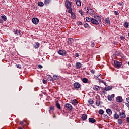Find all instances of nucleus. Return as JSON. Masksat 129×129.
Returning <instances> with one entry per match:
<instances>
[{"mask_svg": "<svg viewBox=\"0 0 129 129\" xmlns=\"http://www.w3.org/2000/svg\"><path fill=\"white\" fill-rule=\"evenodd\" d=\"M64 109L66 110H72V105L69 103H67L64 105Z\"/></svg>", "mask_w": 129, "mask_h": 129, "instance_id": "nucleus-1", "label": "nucleus"}, {"mask_svg": "<svg viewBox=\"0 0 129 129\" xmlns=\"http://www.w3.org/2000/svg\"><path fill=\"white\" fill-rule=\"evenodd\" d=\"M114 66L116 68H120V66L122 65V63L121 62L115 60L114 62Z\"/></svg>", "mask_w": 129, "mask_h": 129, "instance_id": "nucleus-2", "label": "nucleus"}, {"mask_svg": "<svg viewBox=\"0 0 129 129\" xmlns=\"http://www.w3.org/2000/svg\"><path fill=\"white\" fill-rule=\"evenodd\" d=\"M72 7V3L68 0L66 1V7L67 9H70Z\"/></svg>", "mask_w": 129, "mask_h": 129, "instance_id": "nucleus-3", "label": "nucleus"}, {"mask_svg": "<svg viewBox=\"0 0 129 129\" xmlns=\"http://www.w3.org/2000/svg\"><path fill=\"white\" fill-rule=\"evenodd\" d=\"M58 53L59 55H60L61 56H65V55H66V51L63 49H60L58 51Z\"/></svg>", "mask_w": 129, "mask_h": 129, "instance_id": "nucleus-4", "label": "nucleus"}, {"mask_svg": "<svg viewBox=\"0 0 129 129\" xmlns=\"http://www.w3.org/2000/svg\"><path fill=\"white\" fill-rule=\"evenodd\" d=\"M13 32L16 36H20L21 35V31L18 29H13Z\"/></svg>", "mask_w": 129, "mask_h": 129, "instance_id": "nucleus-5", "label": "nucleus"}, {"mask_svg": "<svg viewBox=\"0 0 129 129\" xmlns=\"http://www.w3.org/2000/svg\"><path fill=\"white\" fill-rule=\"evenodd\" d=\"M32 23H33V24H34V25H37V24H38L39 23V19H38L37 18H33L32 19Z\"/></svg>", "mask_w": 129, "mask_h": 129, "instance_id": "nucleus-6", "label": "nucleus"}, {"mask_svg": "<svg viewBox=\"0 0 129 129\" xmlns=\"http://www.w3.org/2000/svg\"><path fill=\"white\" fill-rule=\"evenodd\" d=\"M82 81H83V83H89V84H90V83H91V81L88 80L86 78H83Z\"/></svg>", "mask_w": 129, "mask_h": 129, "instance_id": "nucleus-7", "label": "nucleus"}, {"mask_svg": "<svg viewBox=\"0 0 129 129\" xmlns=\"http://www.w3.org/2000/svg\"><path fill=\"white\" fill-rule=\"evenodd\" d=\"M73 42H74V40L72 38H69L68 39V45H70V46H72V43H73Z\"/></svg>", "mask_w": 129, "mask_h": 129, "instance_id": "nucleus-8", "label": "nucleus"}, {"mask_svg": "<svg viewBox=\"0 0 129 129\" xmlns=\"http://www.w3.org/2000/svg\"><path fill=\"white\" fill-rule=\"evenodd\" d=\"M74 87H75V88H77V89H78V88H80V87H81V85H80V84H79V83L78 82H76L74 84Z\"/></svg>", "mask_w": 129, "mask_h": 129, "instance_id": "nucleus-9", "label": "nucleus"}, {"mask_svg": "<svg viewBox=\"0 0 129 129\" xmlns=\"http://www.w3.org/2000/svg\"><path fill=\"white\" fill-rule=\"evenodd\" d=\"M91 22L94 25H98L99 24V22H98L97 20H95L94 18H92Z\"/></svg>", "mask_w": 129, "mask_h": 129, "instance_id": "nucleus-10", "label": "nucleus"}, {"mask_svg": "<svg viewBox=\"0 0 129 129\" xmlns=\"http://www.w3.org/2000/svg\"><path fill=\"white\" fill-rule=\"evenodd\" d=\"M116 99L117 102H122V101H123V99H122V97L120 96L117 97Z\"/></svg>", "mask_w": 129, "mask_h": 129, "instance_id": "nucleus-11", "label": "nucleus"}, {"mask_svg": "<svg viewBox=\"0 0 129 129\" xmlns=\"http://www.w3.org/2000/svg\"><path fill=\"white\" fill-rule=\"evenodd\" d=\"M119 115H120V118L123 119L126 117V115H125V113H124V112H120Z\"/></svg>", "mask_w": 129, "mask_h": 129, "instance_id": "nucleus-12", "label": "nucleus"}, {"mask_svg": "<svg viewBox=\"0 0 129 129\" xmlns=\"http://www.w3.org/2000/svg\"><path fill=\"white\" fill-rule=\"evenodd\" d=\"M94 18H95V20H97L98 22H101V18L98 15H94Z\"/></svg>", "mask_w": 129, "mask_h": 129, "instance_id": "nucleus-13", "label": "nucleus"}, {"mask_svg": "<svg viewBox=\"0 0 129 129\" xmlns=\"http://www.w3.org/2000/svg\"><path fill=\"white\" fill-rule=\"evenodd\" d=\"M40 47V43L39 42H35L34 44H33V48L35 49H38Z\"/></svg>", "mask_w": 129, "mask_h": 129, "instance_id": "nucleus-14", "label": "nucleus"}, {"mask_svg": "<svg viewBox=\"0 0 129 129\" xmlns=\"http://www.w3.org/2000/svg\"><path fill=\"white\" fill-rule=\"evenodd\" d=\"M89 122H90L91 123H94V122H96V120L93 118H89Z\"/></svg>", "mask_w": 129, "mask_h": 129, "instance_id": "nucleus-15", "label": "nucleus"}, {"mask_svg": "<svg viewBox=\"0 0 129 129\" xmlns=\"http://www.w3.org/2000/svg\"><path fill=\"white\" fill-rule=\"evenodd\" d=\"M82 66V64H81V63L80 62L76 63V67L77 69H79L80 68H81Z\"/></svg>", "mask_w": 129, "mask_h": 129, "instance_id": "nucleus-16", "label": "nucleus"}, {"mask_svg": "<svg viewBox=\"0 0 129 129\" xmlns=\"http://www.w3.org/2000/svg\"><path fill=\"white\" fill-rule=\"evenodd\" d=\"M93 89L95 90V91H99V90L100 89V87L95 85L93 87Z\"/></svg>", "mask_w": 129, "mask_h": 129, "instance_id": "nucleus-17", "label": "nucleus"}, {"mask_svg": "<svg viewBox=\"0 0 129 129\" xmlns=\"http://www.w3.org/2000/svg\"><path fill=\"white\" fill-rule=\"evenodd\" d=\"M81 118L82 120H86V119H87V115L83 114V115H82Z\"/></svg>", "mask_w": 129, "mask_h": 129, "instance_id": "nucleus-18", "label": "nucleus"}, {"mask_svg": "<svg viewBox=\"0 0 129 129\" xmlns=\"http://www.w3.org/2000/svg\"><path fill=\"white\" fill-rule=\"evenodd\" d=\"M107 114L110 116L111 114H112V111L110 109H107L106 110Z\"/></svg>", "mask_w": 129, "mask_h": 129, "instance_id": "nucleus-19", "label": "nucleus"}, {"mask_svg": "<svg viewBox=\"0 0 129 129\" xmlns=\"http://www.w3.org/2000/svg\"><path fill=\"white\" fill-rule=\"evenodd\" d=\"M72 104H73V105H77L78 104V101L76 99H74L72 101Z\"/></svg>", "mask_w": 129, "mask_h": 129, "instance_id": "nucleus-20", "label": "nucleus"}, {"mask_svg": "<svg viewBox=\"0 0 129 129\" xmlns=\"http://www.w3.org/2000/svg\"><path fill=\"white\" fill-rule=\"evenodd\" d=\"M56 106L58 109H61V105H60V103H59V102L58 101L55 102Z\"/></svg>", "mask_w": 129, "mask_h": 129, "instance_id": "nucleus-21", "label": "nucleus"}, {"mask_svg": "<svg viewBox=\"0 0 129 129\" xmlns=\"http://www.w3.org/2000/svg\"><path fill=\"white\" fill-rule=\"evenodd\" d=\"M111 89H112V86H108V87H105L104 88V90H106V91H108L109 90H111Z\"/></svg>", "mask_w": 129, "mask_h": 129, "instance_id": "nucleus-22", "label": "nucleus"}, {"mask_svg": "<svg viewBox=\"0 0 129 129\" xmlns=\"http://www.w3.org/2000/svg\"><path fill=\"white\" fill-rule=\"evenodd\" d=\"M88 102L89 104H90V105H92L94 103V101H93V100H92V99H89L88 100Z\"/></svg>", "mask_w": 129, "mask_h": 129, "instance_id": "nucleus-23", "label": "nucleus"}, {"mask_svg": "<svg viewBox=\"0 0 129 129\" xmlns=\"http://www.w3.org/2000/svg\"><path fill=\"white\" fill-rule=\"evenodd\" d=\"M76 5L78 7H80V6H81V2L80 0H77L76 1Z\"/></svg>", "mask_w": 129, "mask_h": 129, "instance_id": "nucleus-24", "label": "nucleus"}, {"mask_svg": "<svg viewBox=\"0 0 129 129\" xmlns=\"http://www.w3.org/2000/svg\"><path fill=\"white\" fill-rule=\"evenodd\" d=\"M114 118H115V119H118V118H119V115L117 114V113H115L114 114Z\"/></svg>", "mask_w": 129, "mask_h": 129, "instance_id": "nucleus-25", "label": "nucleus"}, {"mask_svg": "<svg viewBox=\"0 0 129 129\" xmlns=\"http://www.w3.org/2000/svg\"><path fill=\"white\" fill-rule=\"evenodd\" d=\"M105 22H106V23L108 25H110V20H109V18H106L105 19Z\"/></svg>", "mask_w": 129, "mask_h": 129, "instance_id": "nucleus-26", "label": "nucleus"}, {"mask_svg": "<svg viewBox=\"0 0 129 129\" xmlns=\"http://www.w3.org/2000/svg\"><path fill=\"white\" fill-rule=\"evenodd\" d=\"M50 2H51V0H45L44 5H45V6L49 5V4H50Z\"/></svg>", "mask_w": 129, "mask_h": 129, "instance_id": "nucleus-27", "label": "nucleus"}, {"mask_svg": "<svg viewBox=\"0 0 129 129\" xmlns=\"http://www.w3.org/2000/svg\"><path fill=\"white\" fill-rule=\"evenodd\" d=\"M72 18L74 20V19H76V15L74 14V13H71Z\"/></svg>", "mask_w": 129, "mask_h": 129, "instance_id": "nucleus-28", "label": "nucleus"}, {"mask_svg": "<svg viewBox=\"0 0 129 129\" xmlns=\"http://www.w3.org/2000/svg\"><path fill=\"white\" fill-rule=\"evenodd\" d=\"M38 5L39 6V7H43V6H44V3L42 2H39L38 3Z\"/></svg>", "mask_w": 129, "mask_h": 129, "instance_id": "nucleus-29", "label": "nucleus"}, {"mask_svg": "<svg viewBox=\"0 0 129 129\" xmlns=\"http://www.w3.org/2000/svg\"><path fill=\"white\" fill-rule=\"evenodd\" d=\"M1 18L3 19V20H4L5 22L7 21V16H6V15H2L1 16Z\"/></svg>", "mask_w": 129, "mask_h": 129, "instance_id": "nucleus-30", "label": "nucleus"}, {"mask_svg": "<svg viewBox=\"0 0 129 129\" xmlns=\"http://www.w3.org/2000/svg\"><path fill=\"white\" fill-rule=\"evenodd\" d=\"M118 124H119L120 125H121V124H122V119H119L118 120Z\"/></svg>", "mask_w": 129, "mask_h": 129, "instance_id": "nucleus-31", "label": "nucleus"}, {"mask_svg": "<svg viewBox=\"0 0 129 129\" xmlns=\"http://www.w3.org/2000/svg\"><path fill=\"white\" fill-rule=\"evenodd\" d=\"M108 100H109V101L112 100V98L110 95H108Z\"/></svg>", "mask_w": 129, "mask_h": 129, "instance_id": "nucleus-32", "label": "nucleus"}, {"mask_svg": "<svg viewBox=\"0 0 129 129\" xmlns=\"http://www.w3.org/2000/svg\"><path fill=\"white\" fill-rule=\"evenodd\" d=\"M86 20L87 22H91L92 18H90L89 17H86Z\"/></svg>", "mask_w": 129, "mask_h": 129, "instance_id": "nucleus-33", "label": "nucleus"}, {"mask_svg": "<svg viewBox=\"0 0 129 129\" xmlns=\"http://www.w3.org/2000/svg\"><path fill=\"white\" fill-rule=\"evenodd\" d=\"M124 27L125 28H128V27H129L128 23L125 22V23H124Z\"/></svg>", "mask_w": 129, "mask_h": 129, "instance_id": "nucleus-34", "label": "nucleus"}, {"mask_svg": "<svg viewBox=\"0 0 129 129\" xmlns=\"http://www.w3.org/2000/svg\"><path fill=\"white\" fill-rule=\"evenodd\" d=\"M67 9H69V10L68 11V12L69 14H72V13H73L72 12V8H71V7H70V8H67Z\"/></svg>", "mask_w": 129, "mask_h": 129, "instance_id": "nucleus-35", "label": "nucleus"}, {"mask_svg": "<svg viewBox=\"0 0 129 129\" xmlns=\"http://www.w3.org/2000/svg\"><path fill=\"white\" fill-rule=\"evenodd\" d=\"M103 113H104V111H103V110L101 109L99 111V114H103Z\"/></svg>", "mask_w": 129, "mask_h": 129, "instance_id": "nucleus-36", "label": "nucleus"}, {"mask_svg": "<svg viewBox=\"0 0 129 129\" xmlns=\"http://www.w3.org/2000/svg\"><path fill=\"white\" fill-rule=\"evenodd\" d=\"M84 28H88V27H89V25H88V23H85L84 24Z\"/></svg>", "mask_w": 129, "mask_h": 129, "instance_id": "nucleus-37", "label": "nucleus"}, {"mask_svg": "<svg viewBox=\"0 0 129 129\" xmlns=\"http://www.w3.org/2000/svg\"><path fill=\"white\" fill-rule=\"evenodd\" d=\"M120 39L121 41H123L124 42V40H125V37L123 36H120Z\"/></svg>", "mask_w": 129, "mask_h": 129, "instance_id": "nucleus-38", "label": "nucleus"}, {"mask_svg": "<svg viewBox=\"0 0 129 129\" xmlns=\"http://www.w3.org/2000/svg\"><path fill=\"white\" fill-rule=\"evenodd\" d=\"M96 104L97 106H99V105H100V101H97L96 102Z\"/></svg>", "mask_w": 129, "mask_h": 129, "instance_id": "nucleus-39", "label": "nucleus"}, {"mask_svg": "<svg viewBox=\"0 0 129 129\" xmlns=\"http://www.w3.org/2000/svg\"><path fill=\"white\" fill-rule=\"evenodd\" d=\"M94 12V11H93V10L92 9H90L89 13V14H90V15H92V14H93V12Z\"/></svg>", "mask_w": 129, "mask_h": 129, "instance_id": "nucleus-40", "label": "nucleus"}, {"mask_svg": "<svg viewBox=\"0 0 129 129\" xmlns=\"http://www.w3.org/2000/svg\"><path fill=\"white\" fill-rule=\"evenodd\" d=\"M58 78H59L58 76H57V75H54L53 76V79H55V80H57V79H58Z\"/></svg>", "mask_w": 129, "mask_h": 129, "instance_id": "nucleus-41", "label": "nucleus"}, {"mask_svg": "<svg viewBox=\"0 0 129 129\" xmlns=\"http://www.w3.org/2000/svg\"><path fill=\"white\" fill-rule=\"evenodd\" d=\"M103 116L105 119H108V116L107 115L104 114Z\"/></svg>", "mask_w": 129, "mask_h": 129, "instance_id": "nucleus-42", "label": "nucleus"}, {"mask_svg": "<svg viewBox=\"0 0 129 129\" xmlns=\"http://www.w3.org/2000/svg\"><path fill=\"white\" fill-rule=\"evenodd\" d=\"M114 14H115V15H116V16H117L119 14V13H118V11H115L114 12Z\"/></svg>", "mask_w": 129, "mask_h": 129, "instance_id": "nucleus-43", "label": "nucleus"}, {"mask_svg": "<svg viewBox=\"0 0 129 129\" xmlns=\"http://www.w3.org/2000/svg\"><path fill=\"white\" fill-rule=\"evenodd\" d=\"M17 68H22V66H21V64H17Z\"/></svg>", "mask_w": 129, "mask_h": 129, "instance_id": "nucleus-44", "label": "nucleus"}, {"mask_svg": "<svg viewBox=\"0 0 129 129\" xmlns=\"http://www.w3.org/2000/svg\"><path fill=\"white\" fill-rule=\"evenodd\" d=\"M78 25H82V22L81 21H78Z\"/></svg>", "mask_w": 129, "mask_h": 129, "instance_id": "nucleus-45", "label": "nucleus"}, {"mask_svg": "<svg viewBox=\"0 0 129 129\" xmlns=\"http://www.w3.org/2000/svg\"><path fill=\"white\" fill-rule=\"evenodd\" d=\"M43 83H44V84H45L46 83H47V81L46 80L43 79Z\"/></svg>", "mask_w": 129, "mask_h": 129, "instance_id": "nucleus-46", "label": "nucleus"}, {"mask_svg": "<svg viewBox=\"0 0 129 129\" xmlns=\"http://www.w3.org/2000/svg\"><path fill=\"white\" fill-rule=\"evenodd\" d=\"M47 78H51V79H53V78H52L50 75H47Z\"/></svg>", "mask_w": 129, "mask_h": 129, "instance_id": "nucleus-47", "label": "nucleus"}, {"mask_svg": "<svg viewBox=\"0 0 129 129\" xmlns=\"http://www.w3.org/2000/svg\"><path fill=\"white\" fill-rule=\"evenodd\" d=\"M91 73H93V74H94L95 73V71L93 70H91Z\"/></svg>", "mask_w": 129, "mask_h": 129, "instance_id": "nucleus-48", "label": "nucleus"}, {"mask_svg": "<svg viewBox=\"0 0 129 129\" xmlns=\"http://www.w3.org/2000/svg\"><path fill=\"white\" fill-rule=\"evenodd\" d=\"M75 57H79V54H78V53H77L75 54Z\"/></svg>", "mask_w": 129, "mask_h": 129, "instance_id": "nucleus-49", "label": "nucleus"}, {"mask_svg": "<svg viewBox=\"0 0 129 129\" xmlns=\"http://www.w3.org/2000/svg\"><path fill=\"white\" fill-rule=\"evenodd\" d=\"M110 96H111V97H112V98H114V96H115L114 94H112V95H110Z\"/></svg>", "mask_w": 129, "mask_h": 129, "instance_id": "nucleus-50", "label": "nucleus"}, {"mask_svg": "<svg viewBox=\"0 0 129 129\" xmlns=\"http://www.w3.org/2000/svg\"><path fill=\"white\" fill-rule=\"evenodd\" d=\"M4 22V20H3L2 19L0 18V23L3 24Z\"/></svg>", "mask_w": 129, "mask_h": 129, "instance_id": "nucleus-51", "label": "nucleus"}, {"mask_svg": "<svg viewBox=\"0 0 129 129\" xmlns=\"http://www.w3.org/2000/svg\"><path fill=\"white\" fill-rule=\"evenodd\" d=\"M95 45V44H94V42H92V44H91V46H92V47H94Z\"/></svg>", "mask_w": 129, "mask_h": 129, "instance_id": "nucleus-52", "label": "nucleus"}, {"mask_svg": "<svg viewBox=\"0 0 129 129\" xmlns=\"http://www.w3.org/2000/svg\"><path fill=\"white\" fill-rule=\"evenodd\" d=\"M38 67L39 68H40V69L43 68V66L42 65H38Z\"/></svg>", "mask_w": 129, "mask_h": 129, "instance_id": "nucleus-53", "label": "nucleus"}, {"mask_svg": "<svg viewBox=\"0 0 129 129\" xmlns=\"http://www.w3.org/2000/svg\"><path fill=\"white\" fill-rule=\"evenodd\" d=\"M50 110H54V107H50Z\"/></svg>", "mask_w": 129, "mask_h": 129, "instance_id": "nucleus-54", "label": "nucleus"}, {"mask_svg": "<svg viewBox=\"0 0 129 129\" xmlns=\"http://www.w3.org/2000/svg\"><path fill=\"white\" fill-rule=\"evenodd\" d=\"M99 82H101L102 83H104V81L102 80H99Z\"/></svg>", "mask_w": 129, "mask_h": 129, "instance_id": "nucleus-55", "label": "nucleus"}, {"mask_svg": "<svg viewBox=\"0 0 129 129\" xmlns=\"http://www.w3.org/2000/svg\"><path fill=\"white\" fill-rule=\"evenodd\" d=\"M87 10L89 12L90 11V10H91V9H90V8H89V7H88Z\"/></svg>", "mask_w": 129, "mask_h": 129, "instance_id": "nucleus-56", "label": "nucleus"}, {"mask_svg": "<svg viewBox=\"0 0 129 129\" xmlns=\"http://www.w3.org/2000/svg\"><path fill=\"white\" fill-rule=\"evenodd\" d=\"M126 101H127V102H128V103H129V97L126 98Z\"/></svg>", "mask_w": 129, "mask_h": 129, "instance_id": "nucleus-57", "label": "nucleus"}, {"mask_svg": "<svg viewBox=\"0 0 129 129\" xmlns=\"http://www.w3.org/2000/svg\"><path fill=\"white\" fill-rule=\"evenodd\" d=\"M80 14H81V16H83V13H82V11H80Z\"/></svg>", "mask_w": 129, "mask_h": 129, "instance_id": "nucleus-58", "label": "nucleus"}, {"mask_svg": "<svg viewBox=\"0 0 129 129\" xmlns=\"http://www.w3.org/2000/svg\"><path fill=\"white\" fill-rule=\"evenodd\" d=\"M126 121L129 123V117L126 118Z\"/></svg>", "mask_w": 129, "mask_h": 129, "instance_id": "nucleus-59", "label": "nucleus"}, {"mask_svg": "<svg viewBox=\"0 0 129 129\" xmlns=\"http://www.w3.org/2000/svg\"><path fill=\"white\" fill-rule=\"evenodd\" d=\"M103 84H104V85H105L106 86H107V85H106V83L104 82Z\"/></svg>", "mask_w": 129, "mask_h": 129, "instance_id": "nucleus-60", "label": "nucleus"}, {"mask_svg": "<svg viewBox=\"0 0 129 129\" xmlns=\"http://www.w3.org/2000/svg\"><path fill=\"white\" fill-rule=\"evenodd\" d=\"M120 5H121V6H123V5H124L123 2H122Z\"/></svg>", "mask_w": 129, "mask_h": 129, "instance_id": "nucleus-61", "label": "nucleus"}, {"mask_svg": "<svg viewBox=\"0 0 129 129\" xmlns=\"http://www.w3.org/2000/svg\"><path fill=\"white\" fill-rule=\"evenodd\" d=\"M55 117H56V115H53V118H55Z\"/></svg>", "mask_w": 129, "mask_h": 129, "instance_id": "nucleus-62", "label": "nucleus"}, {"mask_svg": "<svg viewBox=\"0 0 129 129\" xmlns=\"http://www.w3.org/2000/svg\"><path fill=\"white\" fill-rule=\"evenodd\" d=\"M18 129H23V128H22L21 127H18Z\"/></svg>", "mask_w": 129, "mask_h": 129, "instance_id": "nucleus-63", "label": "nucleus"}, {"mask_svg": "<svg viewBox=\"0 0 129 129\" xmlns=\"http://www.w3.org/2000/svg\"><path fill=\"white\" fill-rule=\"evenodd\" d=\"M88 13H89V11H87V12H86V14H87Z\"/></svg>", "mask_w": 129, "mask_h": 129, "instance_id": "nucleus-64", "label": "nucleus"}]
</instances>
